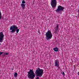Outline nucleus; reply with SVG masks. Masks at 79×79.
<instances>
[{
    "mask_svg": "<svg viewBox=\"0 0 79 79\" xmlns=\"http://www.w3.org/2000/svg\"><path fill=\"white\" fill-rule=\"evenodd\" d=\"M35 73L37 76L42 77L44 74V70L40 69V68H39L35 70Z\"/></svg>",
    "mask_w": 79,
    "mask_h": 79,
    "instance_id": "1",
    "label": "nucleus"
},
{
    "mask_svg": "<svg viewBox=\"0 0 79 79\" xmlns=\"http://www.w3.org/2000/svg\"><path fill=\"white\" fill-rule=\"evenodd\" d=\"M10 30H11L10 31L11 33H15V32L16 31V33L18 34L19 31V29H18V27L15 25H13V26L10 27Z\"/></svg>",
    "mask_w": 79,
    "mask_h": 79,
    "instance_id": "2",
    "label": "nucleus"
},
{
    "mask_svg": "<svg viewBox=\"0 0 79 79\" xmlns=\"http://www.w3.org/2000/svg\"><path fill=\"white\" fill-rule=\"evenodd\" d=\"M45 35L46 37V39L47 40H49V39H51L52 38V36H53L52 33L51 31L50 30L48 31L46 33Z\"/></svg>",
    "mask_w": 79,
    "mask_h": 79,
    "instance_id": "3",
    "label": "nucleus"
},
{
    "mask_svg": "<svg viewBox=\"0 0 79 79\" xmlns=\"http://www.w3.org/2000/svg\"><path fill=\"white\" fill-rule=\"evenodd\" d=\"M56 0H51V5L52 8H54L56 6Z\"/></svg>",
    "mask_w": 79,
    "mask_h": 79,
    "instance_id": "4",
    "label": "nucleus"
},
{
    "mask_svg": "<svg viewBox=\"0 0 79 79\" xmlns=\"http://www.w3.org/2000/svg\"><path fill=\"white\" fill-rule=\"evenodd\" d=\"M64 7L61 6H59L57 10H56V11L57 13L59 12V11H64Z\"/></svg>",
    "mask_w": 79,
    "mask_h": 79,
    "instance_id": "5",
    "label": "nucleus"
},
{
    "mask_svg": "<svg viewBox=\"0 0 79 79\" xmlns=\"http://www.w3.org/2000/svg\"><path fill=\"white\" fill-rule=\"evenodd\" d=\"M4 37V35L2 32H0V42L2 43L3 42V38Z\"/></svg>",
    "mask_w": 79,
    "mask_h": 79,
    "instance_id": "6",
    "label": "nucleus"
},
{
    "mask_svg": "<svg viewBox=\"0 0 79 79\" xmlns=\"http://www.w3.org/2000/svg\"><path fill=\"white\" fill-rule=\"evenodd\" d=\"M59 27V25L57 24L56 27L55 28V31H54V33L55 34H57L58 32V29Z\"/></svg>",
    "mask_w": 79,
    "mask_h": 79,
    "instance_id": "7",
    "label": "nucleus"
},
{
    "mask_svg": "<svg viewBox=\"0 0 79 79\" xmlns=\"http://www.w3.org/2000/svg\"><path fill=\"white\" fill-rule=\"evenodd\" d=\"M59 61H58V60H55V66H56L58 68H59Z\"/></svg>",
    "mask_w": 79,
    "mask_h": 79,
    "instance_id": "8",
    "label": "nucleus"
},
{
    "mask_svg": "<svg viewBox=\"0 0 79 79\" xmlns=\"http://www.w3.org/2000/svg\"><path fill=\"white\" fill-rule=\"evenodd\" d=\"M21 6L23 10H24V9H25V7L26 6L25 4H22L21 5Z\"/></svg>",
    "mask_w": 79,
    "mask_h": 79,
    "instance_id": "9",
    "label": "nucleus"
},
{
    "mask_svg": "<svg viewBox=\"0 0 79 79\" xmlns=\"http://www.w3.org/2000/svg\"><path fill=\"white\" fill-rule=\"evenodd\" d=\"M53 50H54L55 52H58V48H55L53 49Z\"/></svg>",
    "mask_w": 79,
    "mask_h": 79,
    "instance_id": "10",
    "label": "nucleus"
},
{
    "mask_svg": "<svg viewBox=\"0 0 79 79\" xmlns=\"http://www.w3.org/2000/svg\"><path fill=\"white\" fill-rule=\"evenodd\" d=\"M18 76V73H15L14 74V76L15 77H16Z\"/></svg>",
    "mask_w": 79,
    "mask_h": 79,
    "instance_id": "11",
    "label": "nucleus"
},
{
    "mask_svg": "<svg viewBox=\"0 0 79 79\" xmlns=\"http://www.w3.org/2000/svg\"><path fill=\"white\" fill-rule=\"evenodd\" d=\"M1 19H2V13H1L0 10V20Z\"/></svg>",
    "mask_w": 79,
    "mask_h": 79,
    "instance_id": "12",
    "label": "nucleus"
},
{
    "mask_svg": "<svg viewBox=\"0 0 79 79\" xmlns=\"http://www.w3.org/2000/svg\"><path fill=\"white\" fill-rule=\"evenodd\" d=\"M22 4H24V3H26V2L24 0H23L22 2Z\"/></svg>",
    "mask_w": 79,
    "mask_h": 79,
    "instance_id": "13",
    "label": "nucleus"
},
{
    "mask_svg": "<svg viewBox=\"0 0 79 79\" xmlns=\"http://www.w3.org/2000/svg\"><path fill=\"white\" fill-rule=\"evenodd\" d=\"M62 74L63 75V76H64L65 75V74H64V72H62Z\"/></svg>",
    "mask_w": 79,
    "mask_h": 79,
    "instance_id": "14",
    "label": "nucleus"
},
{
    "mask_svg": "<svg viewBox=\"0 0 79 79\" xmlns=\"http://www.w3.org/2000/svg\"><path fill=\"white\" fill-rule=\"evenodd\" d=\"M3 53V52H0V55H2Z\"/></svg>",
    "mask_w": 79,
    "mask_h": 79,
    "instance_id": "15",
    "label": "nucleus"
},
{
    "mask_svg": "<svg viewBox=\"0 0 79 79\" xmlns=\"http://www.w3.org/2000/svg\"><path fill=\"white\" fill-rule=\"evenodd\" d=\"M5 54L6 55H8V53H5Z\"/></svg>",
    "mask_w": 79,
    "mask_h": 79,
    "instance_id": "16",
    "label": "nucleus"
},
{
    "mask_svg": "<svg viewBox=\"0 0 79 79\" xmlns=\"http://www.w3.org/2000/svg\"><path fill=\"white\" fill-rule=\"evenodd\" d=\"M35 79H40L39 77H37Z\"/></svg>",
    "mask_w": 79,
    "mask_h": 79,
    "instance_id": "17",
    "label": "nucleus"
},
{
    "mask_svg": "<svg viewBox=\"0 0 79 79\" xmlns=\"http://www.w3.org/2000/svg\"><path fill=\"white\" fill-rule=\"evenodd\" d=\"M78 75H79V72L78 73Z\"/></svg>",
    "mask_w": 79,
    "mask_h": 79,
    "instance_id": "18",
    "label": "nucleus"
},
{
    "mask_svg": "<svg viewBox=\"0 0 79 79\" xmlns=\"http://www.w3.org/2000/svg\"><path fill=\"white\" fill-rule=\"evenodd\" d=\"M78 12H79V10H78Z\"/></svg>",
    "mask_w": 79,
    "mask_h": 79,
    "instance_id": "19",
    "label": "nucleus"
},
{
    "mask_svg": "<svg viewBox=\"0 0 79 79\" xmlns=\"http://www.w3.org/2000/svg\"><path fill=\"white\" fill-rule=\"evenodd\" d=\"M78 7H79V6H78Z\"/></svg>",
    "mask_w": 79,
    "mask_h": 79,
    "instance_id": "20",
    "label": "nucleus"
},
{
    "mask_svg": "<svg viewBox=\"0 0 79 79\" xmlns=\"http://www.w3.org/2000/svg\"><path fill=\"white\" fill-rule=\"evenodd\" d=\"M0 45H1V44H0Z\"/></svg>",
    "mask_w": 79,
    "mask_h": 79,
    "instance_id": "21",
    "label": "nucleus"
}]
</instances>
